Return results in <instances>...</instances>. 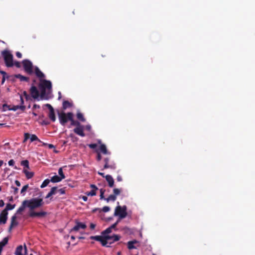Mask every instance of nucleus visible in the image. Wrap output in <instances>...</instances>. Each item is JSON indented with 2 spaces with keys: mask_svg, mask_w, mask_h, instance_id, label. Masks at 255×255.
I'll return each mask as SVG.
<instances>
[{
  "mask_svg": "<svg viewBox=\"0 0 255 255\" xmlns=\"http://www.w3.org/2000/svg\"><path fill=\"white\" fill-rule=\"evenodd\" d=\"M23 247L21 245L18 246L15 250L14 254L15 255H23Z\"/></svg>",
  "mask_w": 255,
  "mask_h": 255,
  "instance_id": "22",
  "label": "nucleus"
},
{
  "mask_svg": "<svg viewBox=\"0 0 255 255\" xmlns=\"http://www.w3.org/2000/svg\"><path fill=\"white\" fill-rule=\"evenodd\" d=\"M90 239L100 242L102 245L104 247H109L110 246H107V240L110 239L109 237H105V236H95L90 237Z\"/></svg>",
  "mask_w": 255,
  "mask_h": 255,
  "instance_id": "7",
  "label": "nucleus"
},
{
  "mask_svg": "<svg viewBox=\"0 0 255 255\" xmlns=\"http://www.w3.org/2000/svg\"><path fill=\"white\" fill-rule=\"evenodd\" d=\"M121 192V189H118V188H114L113 189V194L115 195V196L117 197V196L120 194Z\"/></svg>",
  "mask_w": 255,
  "mask_h": 255,
  "instance_id": "36",
  "label": "nucleus"
},
{
  "mask_svg": "<svg viewBox=\"0 0 255 255\" xmlns=\"http://www.w3.org/2000/svg\"><path fill=\"white\" fill-rule=\"evenodd\" d=\"M51 196H52V194H51V193L50 192H49L46 195V196L45 197L46 198H49L50 197H51Z\"/></svg>",
  "mask_w": 255,
  "mask_h": 255,
  "instance_id": "62",
  "label": "nucleus"
},
{
  "mask_svg": "<svg viewBox=\"0 0 255 255\" xmlns=\"http://www.w3.org/2000/svg\"><path fill=\"white\" fill-rule=\"evenodd\" d=\"M23 69L27 74L31 75L33 73V64L28 59H24L22 61Z\"/></svg>",
  "mask_w": 255,
  "mask_h": 255,
  "instance_id": "6",
  "label": "nucleus"
},
{
  "mask_svg": "<svg viewBox=\"0 0 255 255\" xmlns=\"http://www.w3.org/2000/svg\"><path fill=\"white\" fill-rule=\"evenodd\" d=\"M14 77L19 79L20 81H25L28 82L29 81V77L24 76L19 74L15 75Z\"/></svg>",
  "mask_w": 255,
  "mask_h": 255,
  "instance_id": "21",
  "label": "nucleus"
},
{
  "mask_svg": "<svg viewBox=\"0 0 255 255\" xmlns=\"http://www.w3.org/2000/svg\"><path fill=\"white\" fill-rule=\"evenodd\" d=\"M96 225L94 223H91L90 225V228L92 230H94L95 228Z\"/></svg>",
  "mask_w": 255,
  "mask_h": 255,
  "instance_id": "56",
  "label": "nucleus"
},
{
  "mask_svg": "<svg viewBox=\"0 0 255 255\" xmlns=\"http://www.w3.org/2000/svg\"><path fill=\"white\" fill-rule=\"evenodd\" d=\"M110 210V208L108 206H104L102 209L101 211L104 212H108Z\"/></svg>",
  "mask_w": 255,
  "mask_h": 255,
  "instance_id": "45",
  "label": "nucleus"
},
{
  "mask_svg": "<svg viewBox=\"0 0 255 255\" xmlns=\"http://www.w3.org/2000/svg\"><path fill=\"white\" fill-rule=\"evenodd\" d=\"M112 231V230L111 229V228L109 227L102 232V235L108 236V234L111 233Z\"/></svg>",
  "mask_w": 255,
  "mask_h": 255,
  "instance_id": "34",
  "label": "nucleus"
},
{
  "mask_svg": "<svg viewBox=\"0 0 255 255\" xmlns=\"http://www.w3.org/2000/svg\"><path fill=\"white\" fill-rule=\"evenodd\" d=\"M38 87L40 90L41 99H48L52 91L51 81L45 79H40Z\"/></svg>",
  "mask_w": 255,
  "mask_h": 255,
  "instance_id": "2",
  "label": "nucleus"
},
{
  "mask_svg": "<svg viewBox=\"0 0 255 255\" xmlns=\"http://www.w3.org/2000/svg\"><path fill=\"white\" fill-rule=\"evenodd\" d=\"M1 55L3 58L5 65L7 67H11L13 66V55L8 50H4L1 51Z\"/></svg>",
  "mask_w": 255,
  "mask_h": 255,
  "instance_id": "3",
  "label": "nucleus"
},
{
  "mask_svg": "<svg viewBox=\"0 0 255 255\" xmlns=\"http://www.w3.org/2000/svg\"><path fill=\"white\" fill-rule=\"evenodd\" d=\"M30 93L31 97L34 99H37L39 96V91L34 85H32L30 89Z\"/></svg>",
  "mask_w": 255,
  "mask_h": 255,
  "instance_id": "10",
  "label": "nucleus"
},
{
  "mask_svg": "<svg viewBox=\"0 0 255 255\" xmlns=\"http://www.w3.org/2000/svg\"><path fill=\"white\" fill-rule=\"evenodd\" d=\"M117 180L119 182H121L123 180V178L121 175H118L117 177Z\"/></svg>",
  "mask_w": 255,
  "mask_h": 255,
  "instance_id": "58",
  "label": "nucleus"
},
{
  "mask_svg": "<svg viewBox=\"0 0 255 255\" xmlns=\"http://www.w3.org/2000/svg\"><path fill=\"white\" fill-rule=\"evenodd\" d=\"M15 204L11 205L9 203H8L6 204L5 209L4 210H3V211H5L6 212H8L7 211L8 210H11L15 208Z\"/></svg>",
  "mask_w": 255,
  "mask_h": 255,
  "instance_id": "29",
  "label": "nucleus"
},
{
  "mask_svg": "<svg viewBox=\"0 0 255 255\" xmlns=\"http://www.w3.org/2000/svg\"><path fill=\"white\" fill-rule=\"evenodd\" d=\"M23 94L26 100H28L30 99V97L26 91H24Z\"/></svg>",
  "mask_w": 255,
  "mask_h": 255,
  "instance_id": "46",
  "label": "nucleus"
},
{
  "mask_svg": "<svg viewBox=\"0 0 255 255\" xmlns=\"http://www.w3.org/2000/svg\"><path fill=\"white\" fill-rule=\"evenodd\" d=\"M45 106L48 108L49 110V112L48 113V117L53 122H54L56 121V117L55 115L54 110L52 106L49 104H47L45 105Z\"/></svg>",
  "mask_w": 255,
  "mask_h": 255,
  "instance_id": "9",
  "label": "nucleus"
},
{
  "mask_svg": "<svg viewBox=\"0 0 255 255\" xmlns=\"http://www.w3.org/2000/svg\"><path fill=\"white\" fill-rule=\"evenodd\" d=\"M27 204V208L29 209V216L31 218L42 217L45 216L47 213L41 211L35 212V209L40 208L43 206L44 202L42 198H33L29 200H26Z\"/></svg>",
  "mask_w": 255,
  "mask_h": 255,
  "instance_id": "1",
  "label": "nucleus"
},
{
  "mask_svg": "<svg viewBox=\"0 0 255 255\" xmlns=\"http://www.w3.org/2000/svg\"><path fill=\"white\" fill-rule=\"evenodd\" d=\"M127 208L126 206H124L123 207L118 206L115 209L114 216H119V219H120V220L122 219L125 218L127 216Z\"/></svg>",
  "mask_w": 255,
  "mask_h": 255,
  "instance_id": "5",
  "label": "nucleus"
},
{
  "mask_svg": "<svg viewBox=\"0 0 255 255\" xmlns=\"http://www.w3.org/2000/svg\"><path fill=\"white\" fill-rule=\"evenodd\" d=\"M4 205V203L2 200H0V207H3Z\"/></svg>",
  "mask_w": 255,
  "mask_h": 255,
  "instance_id": "61",
  "label": "nucleus"
},
{
  "mask_svg": "<svg viewBox=\"0 0 255 255\" xmlns=\"http://www.w3.org/2000/svg\"><path fill=\"white\" fill-rule=\"evenodd\" d=\"M87 227L85 224L81 222H76V225L71 229L70 232L78 231L80 229H85Z\"/></svg>",
  "mask_w": 255,
  "mask_h": 255,
  "instance_id": "14",
  "label": "nucleus"
},
{
  "mask_svg": "<svg viewBox=\"0 0 255 255\" xmlns=\"http://www.w3.org/2000/svg\"><path fill=\"white\" fill-rule=\"evenodd\" d=\"M20 164L22 166H23L24 167H26V168H28V169L29 168V161L27 160H24L21 161Z\"/></svg>",
  "mask_w": 255,
  "mask_h": 255,
  "instance_id": "33",
  "label": "nucleus"
},
{
  "mask_svg": "<svg viewBox=\"0 0 255 255\" xmlns=\"http://www.w3.org/2000/svg\"><path fill=\"white\" fill-rule=\"evenodd\" d=\"M81 198L85 202H86L88 200V197L86 196H82Z\"/></svg>",
  "mask_w": 255,
  "mask_h": 255,
  "instance_id": "59",
  "label": "nucleus"
},
{
  "mask_svg": "<svg viewBox=\"0 0 255 255\" xmlns=\"http://www.w3.org/2000/svg\"><path fill=\"white\" fill-rule=\"evenodd\" d=\"M28 188V184H26V185H24L21 189L20 193L21 194H22V195H24L25 192H26V191L27 190Z\"/></svg>",
  "mask_w": 255,
  "mask_h": 255,
  "instance_id": "39",
  "label": "nucleus"
},
{
  "mask_svg": "<svg viewBox=\"0 0 255 255\" xmlns=\"http://www.w3.org/2000/svg\"><path fill=\"white\" fill-rule=\"evenodd\" d=\"M105 192V190L104 189H100V199H106L104 197V193Z\"/></svg>",
  "mask_w": 255,
  "mask_h": 255,
  "instance_id": "41",
  "label": "nucleus"
},
{
  "mask_svg": "<svg viewBox=\"0 0 255 255\" xmlns=\"http://www.w3.org/2000/svg\"><path fill=\"white\" fill-rule=\"evenodd\" d=\"M99 211V212L100 213V212H101V209H100V208H95V209H93V210H92V212H93V213H95V212H96V211Z\"/></svg>",
  "mask_w": 255,
  "mask_h": 255,
  "instance_id": "57",
  "label": "nucleus"
},
{
  "mask_svg": "<svg viewBox=\"0 0 255 255\" xmlns=\"http://www.w3.org/2000/svg\"><path fill=\"white\" fill-rule=\"evenodd\" d=\"M30 134L29 133H28V132L25 133L24 134V139H23V142H26V141L28 138H30Z\"/></svg>",
  "mask_w": 255,
  "mask_h": 255,
  "instance_id": "42",
  "label": "nucleus"
},
{
  "mask_svg": "<svg viewBox=\"0 0 255 255\" xmlns=\"http://www.w3.org/2000/svg\"><path fill=\"white\" fill-rule=\"evenodd\" d=\"M8 212L2 211L0 214V224H5L7 219Z\"/></svg>",
  "mask_w": 255,
  "mask_h": 255,
  "instance_id": "13",
  "label": "nucleus"
},
{
  "mask_svg": "<svg viewBox=\"0 0 255 255\" xmlns=\"http://www.w3.org/2000/svg\"><path fill=\"white\" fill-rule=\"evenodd\" d=\"M58 116L60 124L65 126L68 121L72 119L73 114L71 112L65 113L64 112H61L58 113Z\"/></svg>",
  "mask_w": 255,
  "mask_h": 255,
  "instance_id": "4",
  "label": "nucleus"
},
{
  "mask_svg": "<svg viewBox=\"0 0 255 255\" xmlns=\"http://www.w3.org/2000/svg\"><path fill=\"white\" fill-rule=\"evenodd\" d=\"M17 217L15 215H14L12 216L11 218V223L10 225L13 226V227L16 226L18 225V222L16 221Z\"/></svg>",
  "mask_w": 255,
  "mask_h": 255,
  "instance_id": "26",
  "label": "nucleus"
},
{
  "mask_svg": "<svg viewBox=\"0 0 255 255\" xmlns=\"http://www.w3.org/2000/svg\"><path fill=\"white\" fill-rule=\"evenodd\" d=\"M57 191V187H53L51 189L50 192L52 194V195H55L56 193V191Z\"/></svg>",
  "mask_w": 255,
  "mask_h": 255,
  "instance_id": "43",
  "label": "nucleus"
},
{
  "mask_svg": "<svg viewBox=\"0 0 255 255\" xmlns=\"http://www.w3.org/2000/svg\"><path fill=\"white\" fill-rule=\"evenodd\" d=\"M33 109H37V108L39 109V108H40V106L38 105L34 104L33 105Z\"/></svg>",
  "mask_w": 255,
  "mask_h": 255,
  "instance_id": "63",
  "label": "nucleus"
},
{
  "mask_svg": "<svg viewBox=\"0 0 255 255\" xmlns=\"http://www.w3.org/2000/svg\"><path fill=\"white\" fill-rule=\"evenodd\" d=\"M57 191L60 193V194H64L65 193V190L63 188L57 190Z\"/></svg>",
  "mask_w": 255,
  "mask_h": 255,
  "instance_id": "49",
  "label": "nucleus"
},
{
  "mask_svg": "<svg viewBox=\"0 0 255 255\" xmlns=\"http://www.w3.org/2000/svg\"><path fill=\"white\" fill-rule=\"evenodd\" d=\"M8 163L9 166H13L14 164V161L13 159H10Z\"/></svg>",
  "mask_w": 255,
  "mask_h": 255,
  "instance_id": "51",
  "label": "nucleus"
},
{
  "mask_svg": "<svg viewBox=\"0 0 255 255\" xmlns=\"http://www.w3.org/2000/svg\"><path fill=\"white\" fill-rule=\"evenodd\" d=\"M15 183L16 184V185L18 187H19L20 186V183L19 181L18 180H15Z\"/></svg>",
  "mask_w": 255,
  "mask_h": 255,
  "instance_id": "60",
  "label": "nucleus"
},
{
  "mask_svg": "<svg viewBox=\"0 0 255 255\" xmlns=\"http://www.w3.org/2000/svg\"><path fill=\"white\" fill-rule=\"evenodd\" d=\"M90 187L92 188L93 189V190H95V191H96V190H97L98 189V188L97 187V186L94 184H91L90 185Z\"/></svg>",
  "mask_w": 255,
  "mask_h": 255,
  "instance_id": "53",
  "label": "nucleus"
},
{
  "mask_svg": "<svg viewBox=\"0 0 255 255\" xmlns=\"http://www.w3.org/2000/svg\"><path fill=\"white\" fill-rule=\"evenodd\" d=\"M105 178L108 182V185L110 187H113L114 185V180L112 176L110 175H107L105 176Z\"/></svg>",
  "mask_w": 255,
  "mask_h": 255,
  "instance_id": "18",
  "label": "nucleus"
},
{
  "mask_svg": "<svg viewBox=\"0 0 255 255\" xmlns=\"http://www.w3.org/2000/svg\"><path fill=\"white\" fill-rule=\"evenodd\" d=\"M119 222H120V219H118L116 223H115L114 224H113L112 226H111L109 228H111V229L112 230L113 229H115Z\"/></svg>",
  "mask_w": 255,
  "mask_h": 255,
  "instance_id": "44",
  "label": "nucleus"
},
{
  "mask_svg": "<svg viewBox=\"0 0 255 255\" xmlns=\"http://www.w3.org/2000/svg\"><path fill=\"white\" fill-rule=\"evenodd\" d=\"M138 242L136 240H133L128 242V248L129 250H132L136 249V247L134 246L135 244H137Z\"/></svg>",
  "mask_w": 255,
  "mask_h": 255,
  "instance_id": "16",
  "label": "nucleus"
},
{
  "mask_svg": "<svg viewBox=\"0 0 255 255\" xmlns=\"http://www.w3.org/2000/svg\"><path fill=\"white\" fill-rule=\"evenodd\" d=\"M105 237H109L110 238V239L107 240V245L108 244L111 245L120 239V236L118 235H114L113 236H105Z\"/></svg>",
  "mask_w": 255,
  "mask_h": 255,
  "instance_id": "12",
  "label": "nucleus"
},
{
  "mask_svg": "<svg viewBox=\"0 0 255 255\" xmlns=\"http://www.w3.org/2000/svg\"><path fill=\"white\" fill-rule=\"evenodd\" d=\"M26 208H27V204L26 200H25L22 202L21 206L17 209L16 214H20Z\"/></svg>",
  "mask_w": 255,
  "mask_h": 255,
  "instance_id": "17",
  "label": "nucleus"
},
{
  "mask_svg": "<svg viewBox=\"0 0 255 255\" xmlns=\"http://www.w3.org/2000/svg\"><path fill=\"white\" fill-rule=\"evenodd\" d=\"M100 150L101 152L104 154H110V152H109L107 149L106 146L104 144H102L100 146Z\"/></svg>",
  "mask_w": 255,
  "mask_h": 255,
  "instance_id": "23",
  "label": "nucleus"
},
{
  "mask_svg": "<svg viewBox=\"0 0 255 255\" xmlns=\"http://www.w3.org/2000/svg\"><path fill=\"white\" fill-rule=\"evenodd\" d=\"M50 181V180L48 179H45L41 185L40 187L43 188L46 187L49 183Z\"/></svg>",
  "mask_w": 255,
  "mask_h": 255,
  "instance_id": "38",
  "label": "nucleus"
},
{
  "mask_svg": "<svg viewBox=\"0 0 255 255\" xmlns=\"http://www.w3.org/2000/svg\"><path fill=\"white\" fill-rule=\"evenodd\" d=\"M70 121L71 122V126H76V127H78L81 125L78 121L74 120L73 116H72V119Z\"/></svg>",
  "mask_w": 255,
  "mask_h": 255,
  "instance_id": "30",
  "label": "nucleus"
},
{
  "mask_svg": "<svg viewBox=\"0 0 255 255\" xmlns=\"http://www.w3.org/2000/svg\"><path fill=\"white\" fill-rule=\"evenodd\" d=\"M84 126L81 125L78 127H76L74 129V132L78 134V135L84 137L85 136V134L84 132Z\"/></svg>",
  "mask_w": 255,
  "mask_h": 255,
  "instance_id": "11",
  "label": "nucleus"
},
{
  "mask_svg": "<svg viewBox=\"0 0 255 255\" xmlns=\"http://www.w3.org/2000/svg\"><path fill=\"white\" fill-rule=\"evenodd\" d=\"M62 180L60 177L58 176V175H54L50 179V181H51L53 183H56V182H59L61 181Z\"/></svg>",
  "mask_w": 255,
  "mask_h": 255,
  "instance_id": "27",
  "label": "nucleus"
},
{
  "mask_svg": "<svg viewBox=\"0 0 255 255\" xmlns=\"http://www.w3.org/2000/svg\"><path fill=\"white\" fill-rule=\"evenodd\" d=\"M23 172L25 174L26 178L28 179L31 178L34 176V172H29L26 169H23Z\"/></svg>",
  "mask_w": 255,
  "mask_h": 255,
  "instance_id": "25",
  "label": "nucleus"
},
{
  "mask_svg": "<svg viewBox=\"0 0 255 255\" xmlns=\"http://www.w3.org/2000/svg\"><path fill=\"white\" fill-rule=\"evenodd\" d=\"M85 129L88 131H90L91 129V126L90 125H86L85 127H84Z\"/></svg>",
  "mask_w": 255,
  "mask_h": 255,
  "instance_id": "52",
  "label": "nucleus"
},
{
  "mask_svg": "<svg viewBox=\"0 0 255 255\" xmlns=\"http://www.w3.org/2000/svg\"><path fill=\"white\" fill-rule=\"evenodd\" d=\"M97 159L98 161H100L102 159V156L100 153H98Z\"/></svg>",
  "mask_w": 255,
  "mask_h": 255,
  "instance_id": "54",
  "label": "nucleus"
},
{
  "mask_svg": "<svg viewBox=\"0 0 255 255\" xmlns=\"http://www.w3.org/2000/svg\"><path fill=\"white\" fill-rule=\"evenodd\" d=\"M117 199V197L115 196V195L112 194L110 195L108 198L105 199V200L107 202H109V201H116Z\"/></svg>",
  "mask_w": 255,
  "mask_h": 255,
  "instance_id": "32",
  "label": "nucleus"
},
{
  "mask_svg": "<svg viewBox=\"0 0 255 255\" xmlns=\"http://www.w3.org/2000/svg\"><path fill=\"white\" fill-rule=\"evenodd\" d=\"M20 98L21 105L20 106H18V105L14 106H13V108L11 109L10 110H12L14 111L17 110V109H20L22 111H24L25 110L26 107L25 106L23 105V104H24L23 99L21 96H20Z\"/></svg>",
  "mask_w": 255,
  "mask_h": 255,
  "instance_id": "15",
  "label": "nucleus"
},
{
  "mask_svg": "<svg viewBox=\"0 0 255 255\" xmlns=\"http://www.w3.org/2000/svg\"><path fill=\"white\" fill-rule=\"evenodd\" d=\"M30 142H33V141H37L39 142H42L38 138V137L35 135V134H31L30 135Z\"/></svg>",
  "mask_w": 255,
  "mask_h": 255,
  "instance_id": "28",
  "label": "nucleus"
},
{
  "mask_svg": "<svg viewBox=\"0 0 255 255\" xmlns=\"http://www.w3.org/2000/svg\"><path fill=\"white\" fill-rule=\"evenodd\" d=\"M34 71L36 76L40 79H42L45 77V75L40 71L38 67H35Z\"/></svg>",
  "mask_w": 255,
  "mask_h": 255,
  "instance_id": "20",
  "label": "nucleus"
},
{
  "mask_svg": "<svg viewBox=\"0 0 255 255\" xmlns=\"http://www.w3.org/2000/svg\"><path fill=\"white\" fill-rule=\"evenodd\" d=\"M86 194L87 196H94L96 195V191H95V190H92L91 191L87 192Z\"/></svg>",
  "mask_w": 255,
  "mask_h": 255,
  "instance_id": "40",
  "label": "nucleus"
},
{
  "mask_svg": "<svg viewBox=\"0 0 255 255\" xmlns=\"http://www.w3.org/2000/svg\"><path fill=\"white\" fill-rule=\"evenodd\" d=\"M58 174L60 175L59 177H60V178H61L62 179H64L65 178V176L64 173H63V169H62V167H60L58 169Z\"/></svg>",
  "mask_w": 255,
  "mask_h": 255,
  "instance_id": "37",
  "label": "nucleus"
},
{
  "mask_svg": "<svg viewBox=\"0 0 255 255\" xmlns=\"http://www.w3.org/2000/svg\"><path fill=\"white\" fill-rule=\"evenodd\" d=\"M72 106V103L69 102L68 101H64L63 102L62 108L64 110L66 109L71 107Z\"/></svg>",
  "mask_w": 255,
  "mask_h": 255,
  "instance_id": "24",
  "label": "nucleus"
},
{
  "mask_svg": "<svg viewBox=\"0 0 255 255\" xmlns=\"http://www.w3.org/2000/svg\"><path fill=\"white\" fill-rule=\"evenodd\" d=\"M13 65H14L17 68H20L21 67L20 62L18 61L15 62L14 63H13Z\"/></svg>",
  "mask_w": 255,
  "mask_h": 255,
  "instance_id": "50",
  "label": "nucleus"
},
{
  "mask_svg": "<svg viewBox=\"0 0 255 255\" xmlns=\"http://www.w3.org/2000/svg\"><path fill=\"white\" fill-rule=\"evenodd\" d=\"M10 193H13L14 195H16L18 193V189L13 186H11Z\"/></svg>",
  "mask_w": 255,
  "mask_h": 255,
  "instance_id": "35",
  "label": "nucleus"
},
{
  "mask_svg": "<svg viewBox=\"0 0 255 255\" xmlns=\"http://www.w3.org/2000/svg\"><path fill=\"white\" fill-rule=\"evenodd\" d=\"M8 238L7 237H5L3 240L0 242V255L1 254V252L3 248L8 243Z\"/></svg>",
  "mask_w": 255,
  "mask_h": 255,
  "instance_id": "19",
  "label": "nucleus"
},
{
  "mask_svg": "<svg viewBox=\"0 0 255 255\" xmlns=\"http://www.w3.org/2000/svg\"><path fill=\"white\" fill-rule=\"evenodd\" d=\"M98 174L101 176H102L103 177L105 178V176L104 173L98 172Z\"/></svg>",
  "mask_w": 255,
  "mask_h": 255,
  "instance_id": "64",
  "label": "nucleus"
},
{
  "mask_svg": "<svg viewBox=\"0 0 255 255\" xmlns=\"http://www.w3.org/2000/svg\"><path fill=\"white\" fill-rule=\"evenodd\" d=\"M77 119L81 121V122H84L86 121V119L84 117V116L83 115V114H82L80 112H78L77 113Z\"/></svg>",
  "mask_w": 255,
  "mask_h": 255,
  "instance_id": "31",
  "label": "nucleus"
},
{
  "mask_svg": "<svg viewBox=\"0 0 255 255\" xmlns=\"http://www.w3.org/2000/svg\"><path fill=\"white\" fill-rule=\"evenodd\" d=\"M105 165L104 169L110 168L111 169H115L116 168V164L114 161H110L109 157H106L104 160Z\"/></svg>",
  "mask_w": 255,
  "mask_h": 255,
  "instance_id": "8",
  "label": "nucleus"
},
{
  "mask_svg": "<svg viewBox=\"0 0 255 255\" xmlns=\"http://www.w3.org/2000/svg\"><path fill=\"white\" fill-rule=\"evenodd\" d=\"M43 145H48V147L50 149L54 148V145L52 144H47V143H45L43 142Z\"/></svg>",
  "mask_w": 255,
  "mask_h": 255,
  "instance_id": "48",
  "label": "nucleus"
},
{
  "mask_svg": "<svg viewBox=\"0 0 255 255\" xmlns=\"http://www.w3.org/2000/svg\"><path fill=\"white\" fill-rule=\"evenodd\" d=\"M97 145L96 143H92V144H89V147L92 149H95V148L97 147Z\"/></svg>",
  "mask_w": 255,
  "mask_h": 255,
  "instance_id": "47",
  "label": "nucleus"
},
{
  "mask_svg": "<svg viewBox=\"0 0 255 255\" xmlns=\"http://www.w3.org/2000/svg\"><path fill=\"white\" fill-rule=\"evenodd\" d=\"M16 56L18 58H20L22 57V54L20 52H16Z\"/></svg>",
  "mask_w": 255,
  "mask_h": 255,
  "instance_id": "55",
  "label": "nucleus"
}]
</instances>
